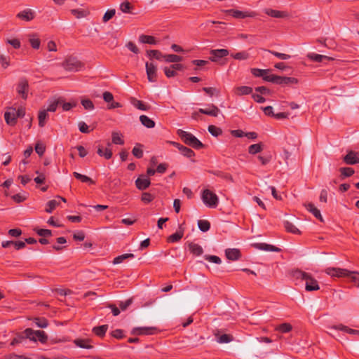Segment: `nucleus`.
I'll list each match as a JSON object with an SVG mask.
<instances>
[{"mask_svg": "<svg viewBox=\"0 0 359 359\" xmlns=\"http://www.w3.org/2000/svg\"><path fill=\"white\" fill-rule=\"evenodd\" d=\"M60 205V201L51 200L46 205V212L50 213L57 206Z\"/></svg>", "mask_w": 359, "mask_h": 359, "instance_id": "nucleus-31", "label": "nucleus"}, {"mask_svg": "<svg viewBox=\"0 0 359 359\" xmlns=\"http://www.w3.org/2000/svg\"><path fill=\"white\" fill-rule=\"evenodd\" d=\"M141 123L148 128H153L155 126V122L146 115L140 116Z\"/></svg>", "mask_w": 359, "mask_h": 359, "instance_id": "nucleus-22", "label": "nucleus"}, {"mask_svg": "<svg viewBox=\"0 0 359 359\" xmlns=\"http://www.w3.org/2000/svg\"><path fill=\"white\" fill-rule=\"evenodd\" d=\"M11 110V111H6L4 114V118L8 125L14 126L17 121V117L15 116V109L12 108Z\"/></svg>", "mask_w": 359, "mask_h": 359, "instance_id": "nucleus-12", "label": "nucleus"}, {"mask_svg": "<svg viewBox=\"0 0 359 359\" xmlns=\"http://www.w3.org/2000/svg\"><path fill=\"white\" fill-rule=\"evenodd\" d=\"M262 150V146L261 144H252L249 147V149H248L249 153H250L252 154H255L257 153H259Z\"/></svg>", "mask_w": 359, "mask_h": 359, "instance_id": "nucleus-41", "label": "nucleus"}, {"mask_svg": "<svg viewBox=\"0 0 359 359\" xmlns=\"http://www.w3.org/2000/svg\"><path fill=\"white\" fill-rule=\"evenodd\" d=\"M62 67L68 71H79L81 68V63L74 57L66 59Z\"/></svg>", "mask_w": 359, "mask_h": 359, "instance_id": "nucleus-5", "label": "nucleus"}, {"mask_svg": "<svg viewBox=\"0 0 359 359\" xmlns=\"http://www.w3.org/2000/svg\"><path fill=\"white\" fill-rule=\"evenodd\" d=\"M269 53H271V54H273L276 57H277L279 59L283 60H289L291 57V56L290 55L278 53V52H276V51L269 50Z\"/></svg>", "mask_w": 359, "mask_h": 359, "instance_id": "nucleus-51", "label": "nucleus"}, {"mask_svg": "<svg viewBox=\"0 0 359 359\" xmlns=\"http://www.w3.org/2000/svg\"><path fill=\"white\" fill-rule=\"evenodd\" d=\"M120 9L123 13H128L130 9V4L128 1H125L120 5Z\"/></svg>", "mask_w": 359, "mask_h": 359, "instance_id": "nucleus-59", "label": "nucleus"}, {"mask_svg": "<svg viewBox=\"0 0 359 359\" xmlns=\"http://www.w3.org/2000/svg\"><path fill=\"white\" fill-rule=\"evenodd\" d=\"M358 276H359V273L356 271H351V274L348 277L350 278L358 287H359V277Z\"/></svg>", "mask_w": 359, "mask_h": 359, "instance_id": "nucleus-55", "label": "nucleus"}, {"mask_svg": "<svg viewBox=\"0 0 359 359\" xmlns=\"http://www.w3.org/2000/svg\"><path fill=\"white\" fill-rule=\"evenodd\" d=\"M284 226L288 232L292 233H300L299 230L290 221H285Z\"/></svg>", "mask_w": 359, "mask_h": 359, "instance_id": "nucleus-28", "label": "nucleus"}, {"mask_svg": "<svg viewBox=\"0 0 359 359\" xmlns=\"http://www.w3.org/2000/svg\"><path fill=\"white\" fill-rule=\"evenodd\" d=\"M29 41L32 47L34 49H38L40 47V39L36 34H31L28 35Z\"/></svg>", "mask_w": 359, "mask_h": 359, "instance_id": "nucleus-21", "label": "nucleus"}, {"mask_svg": "<svg viewBox=\"0 0 359 359\" xmlns=\"http://www.w3.org/2000/svg\"><path fill=\"white\" fill-rule=\"evenodd\" d=\"M189 248L193 254L198 256L202 255L203 252L202 247L194 243H190L189 244Z\"/></svg>", "mask_w": 359, "mask_h": 359, "instance_id": "nucleus-23", "label": "nucleus"}, {"mask_svg": "<svg viewBox=\"0 0 359 359\" xmlns=\"http://www.w3.org/2000/svg\"><path fill=\"white\" fill-rule=\"evenodd\" d=\"M29 84L27 80H21L18 85L17 91L23 99H27Z\"/></svg>", "mask_w": 359, "mask_h": 359, "instance_id": "nucleus-10", "label": "nucleus"}, {"mask_svg": "<svg viewBox=\"0 0 359 359\" xmlns=\"http://www.w3.org/2000/svg\"><path fill=\"white\" fill-rule=\"evenodd\" d=\"M252 73L256 76H262L264 78V75L266 74H268L270 72V69H260L254 68L251 69Z\"/></svg>", "mask_w": 359, "mask_h": 359, "instance_id": "nucleus-42", "label": "nucleus"}, {"mask_svg": "<svg viewBox=\"0 0 359 359\" xmlns=\"http://www.w3.org/2000/svg\"><path fill=\"white\" fill-rule=\"evenodd\" d=\"M23 334L25 338L34 342L39 341L41 343L45 344L48 339V336L46 333L41 330H34L31 328H27L24 331Z\"/></svg>", "mask_w": 359, "mask_h": 359, "instance_id": "nucleus-3", "label": "nucleus"}, {"mask_svg": "<svg viewBox=\"0 0 359 359\" xmlns=\"http://www.w3.org/2000/svg\"><path fill=\"white\" fill-rule=\"evenodd\" d=\"M199 112L201 114H204L206 115H210L212 116H217L219 114V109L215 105L212 104L210 106L209 109H199Z\"/></svg>", "mask_w": 359, "mask_h": 359, "instance_id": "nucleus-15", "label": "nucleus"}, {"mask_svg": "<svg viewBox=\"0 0 359 359\" xmlns=\"http://www.w3.org/2000/svg\"><path fill=\"white\" fill-rule=\"evenodd\" d=\"M198 226L201 231L205 232L210 229V224L207 220H198Z\"/></svg>", "mask_w": 359, "mask_h": 359, "instance_id": "nucleus-34", "label": "nucleus"}, {"mask_svg": "<svg viewBox=\"0 0 359 359\" xmlns=\"http://www.w3.org/2000/svg\"><path fill=\"white\" fill-rule=\"evenodd\" d=\"M116 11L115 9L108 10L104 15L102 18V20L104 22H107L109 20H111L115 15Z\"/></svg>", "mask_w": 359, "mask_h": 359, "instance_id": "nucleus-49", "label": "nucleus"}, {"mask_svg": "<svg viewBox=\"0 0 359 359\" xmlns=\"http://www.w3.org/2000/svg\"><path fill=\"white\" fill-rule=\"evenodd\" d=\"M134 257V255L133 254H124V255H120V256H118L116 257L114 259V262L113 263L114 264H120L121 263L123 260L128 259V258H133Z\"/></svg>", "mask_w": 359, "mask_h": 359, "instance_id": "nucleus-39", "label": "nucleus"}, {"mask_svg": "<svg viewBox=\"0 0 359 359\" xmlns=\"http://www.w3.org/2000/svg\"><path fill=\"white\" fill-rule=\"evenodd\" d=\"M208 131L210 132V133H211L213 136L215 137L218 136L222 133V130L220 128H217L216 126L212 125L208 126Z\"/></svg>", "mask_w": 359, "mask_h": 359, "instance_id": "nucleus-53", "label": "nucleus"}, {"mask_svg": "<svg viewBox=\"0 0 359 359\" xmlns=\"http://www.w3.org/2000/svg\"><path fill=\"white\" fill-rule=\"evenodd\" d=\"M107 328H108V325H104L102 326L95 327L93 328V330L97 336L102 337V336H104L106 331L107 330Z\"/></svg>", "mask_w": 359, "mask_h": 359, "instance_id": "nucleus-37", "label": "nucleus"}, {"mask_svg": "<svg viewBox=\"0 0 359 359\" xmlns=\"http://www.w3.org/2000/svg\"><path fill=\"white\" fill-rule=\"evenodd\" d=\"M265 13L273 18H283L287 16V13L273 9H265Z\"/></svg>", "mask_w": 359, "mask_h": 359, "instance_id": "nucleus-18", "label": "nucleus"}, {"mask_svg": "<svg viewBox=\"0 0 359 359\" xmlns=\"http://www.w3.org/2000/svg\"><path fill=\"white\" fill-rule=\"evenodd\" d=\"M154 327H135L133 329L131 333L133 334H152L154 331Z\"/></svg>", "mask_w": 359, "mask_h": 359, "instance_id": "nucleus-14", "label": "nucleus"}, {"mask_svg": "<svg viewBox=\"0 0 359 359\" xmlns=\"http://www.w3.org/2000/svg\"><path fill=\"white\" fill-rule=\"evenodd\" d=\"M226 13L231 15L233 17L236 18H244L245 17H248V16H250L249 15L242 12V11H237V10H227L226 11Z\"/></svg>", "mask_w": 359, "mask_h": 359, "instance_id": "nucleus-29", "label": "nucleus"}, {"mask_svg": "<svg viewBox=\"0 0 359 359\" xmlns=\"http://www.w3.org/2000/svg\"><path fill=\"white\" fill-rule=\"evenodd\" d=\"M253 246L259 250L267 251V252H279L280 249L269 244L264 243H258L253 244Z\"/></svg>", "mask_w": 359, "mask_h": 359, "instance_id": "nucleus-11", "label": "nucleus"}, {"mask_svg": "<svg viewBox=\"0 0 359 359\" xmlns=\"http://www.w3.org/2000/svg\"><path fill=\"white\" fill-rule=\"evenodd\" d=\"M48 116V111L45 109L39 112V124L41 127H43L45 125L46 119Z\"/></svg>", "mask_w": 359, "mask_h": 359, "instance_id": "nucleus-30", "label": "nucleus"}, {"mask_svg": "<svg viewBox=\"0 0 359 359\" xmlns=\"http://www.w3.org/2000/svg\"><path fill=\"white\" fill-rule=\"evenodd\" d=\"M180 152L182 155L187 158H191L195 155L194 152L191 149L184 146L180 147Z\"/></svg>", "mask_w": 359, "mask_h": 359, "instance_id": "nucleus-46", "label": "nucleus"}, {"mask_svg": "<svg viewBox=\"0 0 359 359\" xmlns=\"http://www.w3.org/2000/svg\"><path fill=\"white\" fill-rule=\"evenodd\" d=\"M183 236V232H177L172 234L168 238L169 242H177L180 241Z\"/></svg>", "mask_w": 359, "mask_h": 359, "instance_id": "nucleus-50", "label": "nucleus"}, {"mask_svg": "<svg viewBox=\"0 0 359 359\" xmlns=\"http://www.w3.org/2000/svg\"><path fill=\"white\" fill-rule=\"evenodd\" d=\"M339 171L344 177H350L354 173V170L351 168H341Z\"/></svg>", "mask_w": 359, "mask_h": 359, "instance_id": "nucleus-45", "label": "nucleus"}, {"mask_svg": "<svg viewBox=\"0 0 359 359\" xmlns=\"http://www.w3.org/2000/svg\"><path fill=\"white\" fill-rule=\"evenodd\" d=\"M34 12L31 9H26L19 13L17 16L26 21H30L34 18Z\"/></svg>", "mask_w": 359, "mask_h": 359, "instance_id": "nucleus-16", "label": "nucleus"}, {"mask_svg": "<svg viewBox=\"0 0 359 359\" xmlns=\"http://www.w3.org/2000/svg\"><path fill=\"white\" fill-rule=\"evenodd\" d=\"M211 57L210 60L212 62H218L219 60L224 56H226L229 54V51L226 49H216L212 50Z\"/></svg>", "mask_w": 359, "mask_h": 359, "instance_id": "nucleus-9", "label": "nucleus"}, {"mask_svg": "<svg viewBox=\"0 0 359 359\" xmlns=\"http://www.w3.org/2000/svg\"><path fill=\"white\" fill-rule=\"evenodd\" d=\"M305 206L307 210L311 212L316 218L319 219L321 222L323 221L320 210L313 203L306 204Z\"/></svg>", "mask_w": 359, "mask_h": 359, "instance_id": "nucleus-17", "label": "nucleus"}, {"mask_svg": "<svg viewBox=\"0 0 359 359\" xmlns=\"http://www.w3.org/2000/svg\"><path fill=\"white\" fill-rule=\"evenodd\" d=\"M97 154L101 156H104L107 159L110 158L112 156V152L110 149H106L105 151H104L102 148L101 147L98 148Z\"/></svg>", "mask_w": 359, "mask_h": 359, "instance_id": "nucleus-48", "label": "nucleus"}, {"mask_svg": "<svg viewBox=\"0 0 359 359\" xmlns=\"http://www.w3.org/2000/svg\"><path fill=\"white\" fill-rule=\"evenodd\" d=\"M35 151L39 155L41 156L45 151V147L41 143H37L35 147Z\"/></svg>", "mask_w": 359, "mask_h": 359, "instance_id": "nucleus-64", "label": "nucleus"}, {"mask_svg": "<svg viewBox=\"0 0 359 359\" xmlns=\"http://www.w3.org/2000/svg\"><path fill=\"white\" fill-rule=\"evenodd\" d=\"M146 72L149 82H155L157 77V66L153 62H146Z\"/></svg>", "mask_w": 359, "mask_h": 359, "instance_id": "nucleus-7", "label": "nucleus"}, {"mask_svg": "<svg viewBox=\"0 0 359 359\" xmlns=\"http://www.w3.org/2000/svg\"><path fill=\"white\" fill-rule=\"evenodd\" d=\"M292 327L290 324L283 323V324H281V325H278V327H276V330L280 331L283 333H286V332H290L292 330Z\"/></svg>", "mask_w": 359, "mask_h": 359, "instance_id": "nucleus-43", "label": "nucleus"}, {"mask_svg": "<svg viewBox=\"0 0 359 359\" xmlns=\"http://www.w3.org/2000/svg\"><path fill=\"white\" fill-rule=\"evenodd\" d=\"M147 55L150 58H156L157 60H160L161 57H163L164 55L162 53L156 50H152L147 51Z\"/></svg>", "mask_w": 359, "mask_h": 359, "instance_id": "nucleus-44", "label": "nucleus"}, {"mask_svg": "<svg viewBox=\"0 0 359 359\" xmlns=\"http://www.w3.org/2000/svg\"><path fill=\"white\" fill-rule=\"evenodd\" d=\"M9 57L4 55V54H0V62L4 68H6L9 65Z\"/></svg>", "mask_w": 359, "mask_h": 359, "instance_id": "nucleus-54", "label": "nucleus"}, {"mask_svg": "<svg viewBox=\"0 0 359 359\" xmlns=\"http://www.w3.org/2000/svg\"><path fill=\"white\" fill-rule=\"evenodd\" d=\"M36 231L40 236L46 237V236H50L51 235V231L49 229H36Z\"/></svg>", "mask_w": 359, "mask_h": 359, "instance_id": "nucleus-61", "label": "nucleus"}, {"mask_svg": "<svg viewBox=\"0 0 359 359\" xmlns=\"http://www.w3.org/2000/svg\"><path fill=\"white\" fill-rule=\"evenodd\" d=\"M60 103H62V99H58L57 100L50 102L48 107H47V109L46 110H47V111L54 112L56 111L57 106Z\"/></svg>", "mask_w": 359, "mask_h": 359, "instance_id": "nucleus-35", "label": "nucleus"}, {"mask_svg": "<svg viewBox=\"0 0 359 359\" xmlns=\"http://www.w3.org/2000/svg\"><path fill=\"white\" fill-rule=\"evenodd\" d=\"M201 199L203 203L210 208H216L219 203L217 196L209 189H205L202 191Z\"/></svg>", "mask_w": 359, "mask_h": 359, "instance_id": "nucleus-4", "label": "nucleus"}, {"mask_svg": "<svg viewBox=\"0 0 359 359\" xmlns=\"http://www.w3.org/2000/svg\"><path fill=\"white\" fill-rule=\"evenodd\" d=\"M90 340L89 339H77L74 340L75 344L83 348H91L93 346L89 344Z\"/></svg>", "mask_w": 359, "mask_h": 359, "instance_id": "nucleus-24", "label": "nucleus"}, {"mask_svg": "<svg viewBox=\"0 0 359 359\" xmlns=\"http://www.w3.org/2000/svg\"><path fill=\"white\" fill-rule=\"evenodd\" d=\"M135 184L139 189L143 190L147 189L150 185V180L144 175H141L135 181Z\"/></svg>", "mask_w": 359, "mask_h": 359, "instance_id": "nucleus-13", "label": "nucleus"}, {"mask_svg": "<svg viewBox=\"0 0 359 359\" xmlns=\"http://www.w3.org/2000/svg\"><path fill=\"white\" fill-rule=\"evenodd\" d=\"M325 273L332 277H348L351 274V271L341 268H327Z\"/></svg>", "mask_w": 359, "mask_h": 359, "instance_id": "nucleus-6", "label": "nucleus"}, {"mask_svg": "<svg viewBox=\"0 0 359 359\" xmlns=\"http://www.w3.org/2000/svg\"><path fill=\"white\" fill-rule=\"evenodd\" d=\"M343 161L347 165L359 163V154L353 150L347 151V154L343 157Z\"/></svg>", "mask_w": 359, "mask_h": 359, "instance_id": "nucleus-8", "label": "nucleus"}, {"mask_svg": "<svg viewBox=\"0 0 359 359\" xmlns=\"http://www.w3.org/2000/svg\"><path fill=\"white\" fill-rule=\"evenodd\" d=\"M103 99L106 102L110 103L114 100V96L110 92H104L103 93Z\"/></svg>", "mask_w": 359, "mask_h": 359, "instance_id": "nucleus-62", "label": "nucleus"}, {"mask_svg": "<svg viewBox=\"0 0 359 359\" xmlns=\"http://www.w3.org/2000/svg\"><path fill=\"white\" fill-rule=\"evenodd\" d=\"M216 337L217 341L220 344L229 343L233 340V337L231 335L226 334H224L222 335L216 334Z\"/></svg>", "mask_w": 359, "mask_h": 359, "instance_id": "nucleus-26", "label": "nucleus"}, {"mask_svg": "<svg viewBox=\"0 0 359 359\" xmlns=\"http://www.w3.org/2000/svg\"><path fill=\"white\" fill-rule=\"evenodd\" d=\"M205 258L206 260L215 264H220L222 262L221 259L217 256L206 255L205 256Z\"/></svg>", "mask_w": 359, "mask_h": 359, "instance_id": "nucleus-56", "label": "nucleus"}, {"mask_svg": "<svg viewBox=\"0 0 359 359\" xmlns=\"http://www.w3.org/2000/svg\"><path fill=\"white\" fill-rule=\"evenodd\" d=\"M132 299H129L126 300V302H121L119 303V306L122 311H125L127 309V308L132 304Z\"/></svg>", "mask_w": 359, "mask_h": 359, "instance_id": "nucleus-60", "label": "nucleus"}, {"mask_svg": "<svg viewBox=\"0 0 359 359\" xmlns=\"http://www.w3.org/2000/svg\"><path fill=\"white\" fill-rule=\"evenodd\" d=\"M71 12L77 18H84L86 15V12L81 10L73 9Z\"/></svg>", "mask_w": 359, "mask_h": 359, "instance_id": "nucleus-58", "label": "nucleus"}, {"mask_svg": "<svg viewBox=\"0 0 359 359\" xmlns=\"http://www.w3.org/2000/svg\"><path fill=\"white\" fill-rule=\"evenodd\" d=\"M165 60L168 62H177L182 60V57L176 55H165L163 56Z\"/></svg>", "mask_w": 359, "mask_h": 359, "instance_id": "nucleus-32", "label": "nucleus"}, {"mask_svg": "<svg viewBox=\"0 0 359 359\" xmlns=\"http://www.w3.org/2000/svg\"><path fill=\"white\" fill-rule=\"evenodd\" d=\"M231 56L236 60H245L249 57V54L245 51H241L232 54Z\"/></svg>", "mask_w": 359, "mask_h": 359, "instance_id": "nucleus-38", "label": "nucleus"}, {"mask_svg": "<svg viewBox=\"0 0 359 359\" xmlns=\"http://www.w3.org/2000/svg\"><path fill=\"white\" fill-rule=\"evenodd\" d=\"M81 104L86 109L93 110L94 109L93 103L88 99H83Z\"/></svg>", "mask_w": 359, "mask_h": 359, "instance_id": "nucleus-52", "label": "nucleus"}, {"mask_svg": "<svg viewBox=\"0 0 359 359\" xmlns=\"http://www.w3.org/2000/svg\"><path fill=\"white\" fill-rule=\"evenodd\" d=\"M130 103L134 107H135L136 108H137L140 110L146 111L148 109V107L142 101H140L135 97L130 98Z\"/></svg>", "mask_w": 359, "mask_h": 359, "instance_id": "nucleus-27", "label": "nucleus"}, {"mask_svg": "<svg viewBox=\"0 0 359 359\" xmlns=\"http://www.w3.org/2000/svg\"><path fill=\"white\" fill-rule=\"evenodd\" d=\"M227 259L230 260H236L240 257V252L238 249H226L225 251Z\"/></svg>", "mask_w": 359, "mask_h": 359, "instance_id": "nucleus-20", "label": "nucleus"}, {"mask_svg": "<svg viewBox=\"0 0 359 359\" xmlns=\"http://www.w3.org/2000/svg\"><path fill=\"white\" fill-rule=\"evenodd\" d=\"M132 152L135 157L139 158H141L143 155L142 150L137 146L133 148Z\"/></svg>", "mask_w": 359, "mask_h": 359, "instance_id": "nucleus-63", "label": "nucleus"}, {"mask_svg": "<svg viewBox=\"0 0 359 359\" xmlns=\"http://www.w3.org/2000/svg\"><path fill=\"white\" fill-rule=\"evenodd\" d=\"M140 42L144 43L155 44L156 40L151 36L141 35L139 38Z\"/></svg>", "mask_w": 359, "mask_h": 359, "instance_id": "nucleus-33", "label": "nucleus"}, {"mask_svg": "<svg viewBox=\"0 0 359 359\" xmlns=\"http://www.w3.org/2000/svg\"><path fill=\"white\" fill-rule=\"evenodd\" d=\"M307 57L313 60V61H316V62H323V60H332L333 58L332 57H330L328 56H326V55H319V54H316V53H308L307 55Z\"/></svg>", "mask_w": 359, "mask_h": 359, "instance_id": "nucleus-19", "label": "nucleus"}, {"mask_svg": "<svg viewBox=\"0 0 359 359\" xmlns=\"http://www.w3.org/2000/svg\"><path fill=\"white\" fill-rule=\"evenodd\" d=\"M252 91V88L248 86H239L235 88V93L238 95H248Z\"/></svg>", "mask_w": 359, "mask_h": 359, "instance_id": "nucleus-25", "label": "nucleus"}, {"mask_svg": "<svg viewBox=\"0 0 359 359\" xmlns=\"http://www.w3.org/2000/svg\"><path fill=\"white\" fill-rule=\"evenodd\" d=\"M34 323L37 325V327L40 328H46L48 323V320L43 318H36L34 319Z\"/></svg>", "mask_w": 359, "mask_h": 359, "instance_id": "nucleus-40", "label": "nucleus"}, {"mask_svg": "<svg viewBox=\"0 0 359 359\" xmlns=\"http://www.w3.org/2000/svg\"><path fill=\"white\" fill-rule=\"evenodd\" d=\"M112 142L116 144H123V140L121 138V135L117 132L112 133Z\"/></svg>", "mask_w": 359, "mask_h": 359, "instance_id": "nucleus-47", "label": "nucleus"}, {"mask_svg": "<svg viewBox=\"0 0 359 359\" xmlns=\"http://www.w3.org/2000/svg\"><path fill=\"white\" fill-rule=\"evenodd\" d=\"M78 126H79V130L81 133H88L90 132L88 125L86 123H84L83 121H80L79 123Z\"/></svg>", "mask_w": 359, "mask_h": 359, "instance_id": "nucleus-57", "label": "nucleus"}, {"mask_svg": "<svg viewBox=\"0 0 359 359\" xmlns=\"http://www.w3.org/2000/svg\"><path fill=\"white\" fill-rule=\"evenodd\" d=\"M177 135L185 144L195 149H200L203 147V144L201 143V142L190 133L180 129L177 130Z\"/></svg>", "mask_w": 359, "mask_h": 359, "instance_id": "nucleus-2", "label": "nucleus"}, {"mask_svg": "<svg viewBox=\"0 0 359 359\" xmlns=\"http://www.w3.org/2000/svg\"><path fill=\"white\" fill-rule=\"evenodd\" d=\"M294 276L305 280V288L307 291H316L319 290L320 287L318 282L309 274L302 271H296L294 272Z\"/></svg>", "mask_w": 359, "mask_h": 359, "instance_id": "nucleus-1", "label": "nucleus"}, {"mask_svg": "<svg viewBox=\"0 0 359 359\" xmlns=\"http://www.w3.org/2000/svg\"><path fill=\"white\" fill-rule=\"evenodd\" d=\"M73 175L76 179L80 180L83 182H89L90 184H94V181L88 176L81 175L76 172H74Z\"/></svg>", "mask_w": 359, "mask_h": 359, "instance_id": "nucleus-36", "label": "nucleus"}]
</instances>
